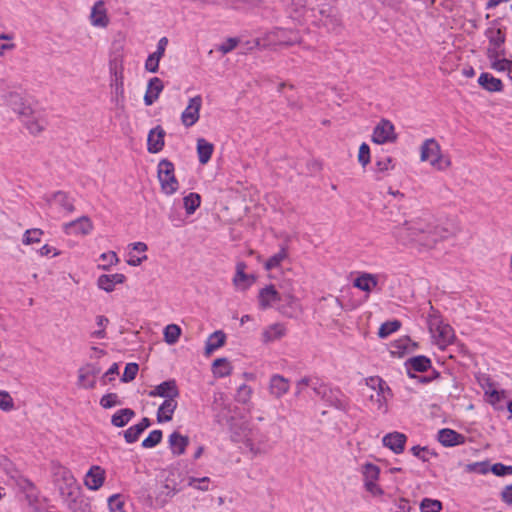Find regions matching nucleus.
I'll list each match as a JSON object with an SVG mask.
<instances>
[{"mask_svg": "<svg viewBox=\"0 0 512 512\" xmlns=\"http://www.w3.org/2000/svg\"><path fill=\"white\" fill-rule=\"evenodd\" d=\"M5 102L20 116H29L33 114L32 108L24 103L23 98L17 92H10L7 94L5 96Z\"/></svg>", "mask_w": 512, "mask_h": 512, "instance_id": "19", "label": "nucleus"}, {"mask_svg": "<svg viewBox=\"0 0 512 512\" xmlns=\"http://www.w3.org/2000/svg\"><path fill=\"white\" fill-rule=\"evenodd\" d=\"M505 28H487L485 36L488 38L489 45L495 48H501L506 41Z\"/></svg>", "mask_w": 512, "mask_h": 512, "instance_id": "31", "label": "nucleus"}, {"mask_svg": "<svg viewBox=\"0 0 512 512\" xmlns=\"http://www.w3.org/2000/svg\"><path fill=\"white\" fill-rule=\"evenodd\" d=\"M17 485L22 493L25 495V500L29 506H34L39 503L40 491L36 485L26 477H20Z\"/></svg>", "mask_w": 512, "mask_h": 512, "instance_id": "15", "label": "nucleus"}, {"mask_svg": "<svg viewBox=\"0 0 512 512\" xmlns=\"http://www.w3.org/2000/svg\"><path fill=\"white\" fill-rule=\"evenodd\" d=\"M119 374V365L118 363H113L110 368L102 375L100 378V382L102 385H107L108 383L115 380V375Z\"/></svg>", "mask_w": 512, "mask_h": 512, "instance_id": "59", "label": "nucleus"}, {"mask_svg": "<svg viewBox=\"0 0 512 512\" xmlns=\"http://www.w3.org/2000/svg\"><path fill=\"white\" fill-rule=\"evenodd\" d=\"M297 299L292 295V302L281 300L276 306V309L287 317H292L296 311Z\"/></svg>", "mask_w": 512, "mask_h": 512, "instance_id": "44", "label": "nucleus"}, {"mask_svg": "<svg viewBox=\"0 0 512 512\" xmlns=\"http://www.w3.org/2000/svg\"><path fill=\"white\" fill-rule=\"evenodd\" d=\"M245 268V262H238L236 264V273L233 278V283L235 286H239L240 283H244L242 290L248 289L256 281V277L253 274L245 273Z\"/></svg>", "mask_w": 512, "mask_h": 512, "instance_id": "23", "label": "nucleus"}, {"mask_svg": "<svg viewBox=\"0 0 512 512\" xmlns=\"http://www.w3.org/2000/svg\"><path fill=\"white\" fill-rule=\"evenodd\" d=\"M443 504L438 499L423 498L420 502L421 512H441Z\"/></svg>", "mask_w": 512, "mask_h": 512, "instance_id": "42", "label": "nucleus"}, {"mask_svg": "<svg viewBox=\"0 0 512 512\" xmlns=\"http://www.w3.org/2000/svg\"><path fill=\"white\" fill-rule=\"evenodd\" d=\"M252 390L246 384H242L236 393V401L242 404H246L251 397Z\"/></svg>", "mask_w": 512, "mask_h": 512, "instance_id": "62", "label": "nucleus"}, {"mask_svg": "<svg viewBox=\"0 0 512 512\" xmlns=\"http://www.w3.org/2000/svg\"><path fill=\"white\" fill-rule=\"evenodd\" d=\"M181 328L176 324H169L164 328L163 335L164 341L169 344H175L181 336Z\"/></svg>", "mask_w": 512, "mask_h": 512, "instance_id": "40", "label": "nucleus"}, {"mask_svg": "<svg viewBox=\"0 0 512 512\" xmlns=\"http://www.w3.org/2000/svg\"><path fill=\"white\" fill-rule=\"evenodd\" d=\"M501 500L508 505H512V484L506 485L502 489Z\"/></svg>", "mask_w": 512, "mask_h": 512, "instance_id": "64", "label": "nucleus"}, {"mask_svg": "<svg viewBox=\"0 0 512 512\" xmlns=\"http://www.w3.org/2000/svg\"><path fill=\"white\" fill-rule=\"evenodd\" d=\"M68 235H88L93 230V223L88 216H81L63 225Z\"/></svg>", "mask_w": 512, "mask_h": 512, "instance_id": "9", "label": "nucleus"}, {"mask_svg": "<svg viewBox=\"0 0 512 512\" xmlns=\"http://www.w3.org/2000/svg\"><path fill=\"white\" fill-rule=\"evenodd\" d=\"M54 476V483L56 486H58V483L68 484L69 482L73 483L74 481H77L72 472L68 468L62 466L58 468V470L54 473Z\"/></svg>", "mask_w": 512, "mask_h": 512, "instance_id": "43", "label": "nucleus"}, {"mask_svg": "<svg viewBox=\"0 0 512 512\" xmlns=\"http://www.w3.org/2000/svg\"><path fill=\"white\" fill-rule=\"evenodd\" d=\"M25 120H23L24 125L29 130L31 134H38L43 130V126L40 125V123L33 117L32 115L29 116H23Z\"/></svg>", "mask_w": 512, "mask_h": 512, "instance_id": "57", "label": "nucleus"}, {"mask_svg": "<svg viewBox=\"0 0 512 512\" xmlns=\"http://www.w3.org/2000/svg\"><path fill=\"white\" fill-rule=\"evenodd\" d=\"M123 436L128 444L135 443L138 441L140 435L143 433L142 429L139 427V425L135 424L130 426L127 430L123 431Z\"/></svg>", "mask_w": 512, "mask_h": 512, "instance_id": "49", "label": "nucleus"}, {"mask_svg": "<svg viewBox=\"0 0 512 512\" xmlns=\"http://www.w3.org/2000/svg\"><path fill=\"white\" fill-rule=\"evenodd\" d=\"M57 488L65 504L72 498L77 497V495L82 491L77 481H74L73 483L69 482L68 484L58 483Z\"/></svg>", "mask_w": 512, "mask_h": 512, "instance_id": "30", "label": "nucleus"}, {"mask_svg": "<svg viewBox=\"0 0 512 512\" xmlns=\"http://www.w3.org/2000/svg\"><path fill=\"white\" fill-rule=\"evenodd\" d=\"M104 481L105 470L98 465L91 466L84 478L85 486L93 491L100 489Z\"/></svg>", "mask_w": 512, "mask_h": 512, "instance_id": "16", "label": "nucleus"}, {"mask_svg": "<svg viewBox=\"0 0 512 512\" xmlns=\"http://www.w3.org/2000/svg\"><path fill=\"white\" fill-rule=\"evenodd\" d=\"M401 325L402 323L398 319L386 321L380 325L377 335L379 338L385 339L392 333L398 331L401 328Z\"/></svg>", "mask_w": 512, "mask_h": 512, "instance_id": "37", "label": "nucleus"}, {"mask_svg": "<svg viewBox=\"0 0 512 512\" xmlns=\"http://www.w3.org/2000/svg\"><path fill=\"white\" fill-rule=\"evenodd\" d=\"M165 135L166 132L160 125H157L149 131L147 137V150L149 153L156 154L163 150Z\"/></svg>", "mask_w": 512, "mask_h": 512, "instance_id": "13", "label": "nucleus"}, {"mask_svg": "<svg viewBox=\"0 0 512 512\" xmlns=\"http://www.w3.org/2000/svg\"><path fill=\"white\" fill-rule=\"evenodd\" d=\"M258 307L260 310H267L269 308H276L281 300L292 302V294L280 293L273 284L266 285L259 290L258 293Z\"/></svg>", "mask_w": 512, "mask_h": 512, "instance_id": "3", "label": "nucleus"}, {"mask_svg": "<svg viewBox=\"0 0 512 512\" xmlns=\"http://www.w3.org/2000/svg\"><path fill=\"white\" fill-rule=\"evenodd\" d=\"M406 442L407 436L397 431L386 434L382 439L383 446L395 454H401L404 451Z\"/></svg>", "mask_w": 512, "mask_h": 512, "instance_id": "17", "label": "nucleus"}, {"mask_svg": "<svg viewBox=\"0 0 512 512\" xmlns=\"http://www.w3.org/2000/svg\"><path fill=\"white\" fill-rule=\"evenodd\" d=\"M428 324L430 331L438 333V338L441 342L450 344L455 340L453 328L449 324L444 323L437 311L429 315Z\"/></svg>", "mask_w": 512, "mask_h": 512, "instance_id": "4", "label": "nucleus"}, {"mask_svg": "<svg viewBox=\"0 0 512 512\" xmlns=\"http://www.w3.org/2000/svg\"><path fill=\"white\" fill-rule=\"evenodd\" d=\"M285 335V327L282 324L276 323L270 325L263 331L262 337L264 342H272L282 338Z\"/></svg>", "mask_w": 512, "mask_h": 512, "instance_id": "36", "label": "nucleus"}, {"mask_svg": "<svg viewBox=\"0 0 512 512\" xmlns=\"http://www.w3.org/2000/svg\"><path fill=\"white\" fill-rule=\"evenodd\" d=\"M139 371V365L135 362L127 363L121 376V381L128 383L133 381Z\"/></svg>", "mask_w": 512, "mask_h": 512, "instance_id": "47", "label": "nucleus"}, {"mask_svg": "<svg viewBox=\"0 0 512 512\" xmlns=\"http://www.w3.org/2000/svg\"><path fill=\"white\" fill-rule=\"evenodd\" d=\"M288 257V249L286 246H281L279 252L275 253L267 259L264 264V269L270 271L280 266L281 262Z\"/></svg>", "mask_w": 512, "mask_h": 512, "instance_id": "38", "label": "nucleus"}, {"mask_svg": "<svg viewBox=\"0 0 512 512\" xmlns=\"http://www.w3.org/2000/svg\"><path fill=\"white\" fill-rule=\"evenodd\" d=\"M201 196L196 192H191L183 198V205L187 215H192L200 207Z\"/></svg>", "mask_w": 512, "mask_h": 512, "instance_id": "39", "label": "nucleus"}, {"mask_svg": "<svg viewBox=\"0 0 512 512\" xmlns=\"http://www.w3.org/2000/svg\"><path fill=\"white\" fill-rule=\"evenodd\" d=\"M490 471L498 477H504L512 475V466L498 462L490 466Z\"/></svg>", "mask_w": 512, "mask_h": 512, "instance_id": "56", "label": "nucleus"}, {"mask_svg": "<svg viewBox=\"0 0 512 512\" xmlns=\"http://www.w3.org/2000/svg\"><path fill=\"white\" fill-rule=\"evenodd\" d=\"M150 397H162L165 400H175L180 396V390L175 379H168L156 385L148 392Z\"/></svg>", "mask_w": 512, "mask_h": 512, "instance_id": "7", "label": "nucleus"}, {"mask_svg": "<svg viewBox=\"0 0 512 512\" xmlns=\"http://www.w3.org/2000/svg\"><path fill=\"white\" fill-rule=\"evenodd\" d=\"M407 376L410 379L417 378L416 373H424L432 369V361L425 355H416L408 358L404 362Z\"/></svg>", "mask_w": 512, "mask_h": 512, "instance_id": "6", "label": "nucleus"}, {"mask_svg": "<svg viewBox=\"0 0 512 512\" xmlns=\"http://www.w3.org/2000/svg\"><path fill=\"white\" fill-rule=\"evenodd\" d=\"M196 150L199 162L204 165L210 161L214 151V145L204 138H199L197 140Z\"/></svg>", "mask_w": 512, "mask_h": 512, "instance_id": "28", "label": "nucleus"}, {"mask_svg": "<svg viewBox=\"0 0 512 512\" xmlns=\"http://www.w3.org/2000/svg\"><path fill=\"white\" fill-rule=\"evenodd\" d=\"M322 398L325 400V402L339 410V411H347L349 407V401L348 398L344 395V393L336 388V389H325L322 395Z\"/></svg>", "mask_w": 512, "mask_h": 512, "instance_id": "10", "label": "nucleus"}, {"mask_svg": "<svg viewBox=\"0 0 512 512\" xmlns=\"http://www.w3.org/2000/svg\"><path fill=\"white\" fill-rule=\"evenodd\" d=\"M409 229L412 231L411 234L416 237V241L428 248H432L438 241L447 239L452 235L449 229L430 224L425 225V227H411Z\"/></svg>", "mask_w": 512, "mask_h": 512, "instance_id": "1", "label": "nucleus"}, {"mask_svg": "<svg viewBox=\"0 0 512 512\" xmlns=\"http://www.w3.org/2000/svg\"><path fill=\"white\" fill-rule=\"evenodd\" d=\"M270 393L276 398L282 397L289 390V381L282 375L274 374L269 382Z\"/></svg>", "mask_w": 512, "mask_h": 512, "instance_id": "22", "label": "nucleus"}, {"mask_svg": "<svg viewBox=\"0 0 512 512\" xmlns=\"http://www.w3.org/2000/svg\"><path fill=\"white\" fill-rule=\"evenodd\" d=\"M136 413L131 408H122L116 411L111 417V424L114 427H125L134 417Z\"/></svg>", "mask_w": 512, "mask_h": 512, "instance_id": "27", "label": "nucleus"}, {"mask_svg": "<svg viewBox=\"0 0 512 512\" xmlns=\"http://www.w3.org/2000/svg\"><path fill=\"white\" fill-rule=\"evenodd\" d=\"M478 84L488 92H501L504 85L501 79L494 77L488 72H482L478 77Z\"/></svg>", "mask_w": 512, "mask_h": 512, "instance_id": "20", "label": "nucleus"}, {"mask_svg": "<svg viewBox=\"0 0 512 512\" xmlns=\"http://www.w3.org/2000/svg\"><path fill=\"white\" fill-rule=\"evenodd\" d=\"M100 258L103 261H106L107 264L100 265L99 268L106 270V271L110 270V267L112 265L117 264L119 262V258L114 251L102 253Z\"/></svg>", "mask_w": 512, "mask_h": 512, "instance_id": "58", "label": "nucleus"}, {"mask_svg": "<svg viewBox=\"0 0 512 512\" xmlns=\"http://www.w3.org/2000/svg\"><path fill=\"white\" fill-rule=\"evenodd\" d=\"M438 442L444 447H456L466 442V436L454 429L442 428L437 433Z\"/></svg>", "mask_w": 512, "mask_h": 512, "instance_id": "11", "label": "nucleus"}, {"mask_svg": "<svg viewBox=\"0 0 512 512\" xmlns=\"http://www.w3.org/2000/svg\"><path fill=\"white\" fill-rule=\"evenodd\" d=\"M420 158L421 161H429L432 165L440 161V146L434 138L426 139L423 142Z\"/></svg>", "mask_w": 512, "mask_h": 512, "instance_id": "14", "label": "nucleus"}, {"mask_svg": "<svg viewBox=\"0 0 512 512\" xmlns=\"http://www.w3.org/2000/svg\"><path fill=\"white\" fill-rule=\"evenodd\" d=\"M390 353L392 356L402 358L410 353V338L404 336L390 343Z\"/></svg>", "mask_w": 512, "mask_h": 512, "instance_id": "32", "label": "nucleus"}, {"mask_svg": "<svg viewBox=\"0 0 512 512\" xmlns=\"http://www.w3.org/2000/svg\"><path fill=\"white\" fill-rule=\"evenodd\" d=\"M97 286L106 292H112L115 289V284L108 274H102L98 277Z\"/></svg>", "mask_w": 512, "mask_h": 512, "instance_id": "60", "label": "nucleus"}, {"mask_svg": "<svg viewBox=\"0 0 512 512\" xmlns=\"http://www.w3.org/2000/svg\"><path fill=\"white\" fill-rule=\"evenodd\" d=\"M66 506L71 512H92L90 501L82 494V491L77 497L66 503Z\"/></svg>", "mask_w": 512, "mask_h": 512, "instance_id": "29", "label": "nucleus"}, {"mask_svg": "<svg viewBox=\"0 0 512 512\" xmlns=\"http://www.w3.org/2000/svg\"><path fill=\"white\" fill-rule=\"evenodd\" d=\"M226 339V334L222 330L214 331L205 343L204 354L210 356L214 351L226 344Z\"/></svg>", "mask_w": 512, "mask_h": 512, "instance_id": "21", "label": "nucleus"}, {"mask_svg": "<svg viewBox=\"0 0 512 512\" xmlns=\"http://www.w3.org/2000/svg\"><path fill=\"white\" fill-rule=\"evenodd\" d=\"M100 5H102V2H98L93 6L90 15L91 23L93 26L106 27L109 23V19L106 10L100 7Z\"/></svg>", "mask_w": 512, "mask_h": 512, "instance_id": "33", "label": "nucleus"}, {"mask_svg": "<svg viewBox=\"0 0 512 512\" xmlns=\"http://www.w3.org/2000/svg\"><path fill=\"white\" fill-rule=\"evenodd\" d=\"M362 474L364 483L366 481H377L380 475V468L373 463H366L363 465Z\"/></svg>", "mask_w": 512, "mask_h": 512, "instance_id": "45", "label": "nucleus"}, {"mask_svg": "<svg viewBox=\"0 0 512 512\" xmlns=\"http://www.w3.org/2000/svg\"><path fill=\"white\" fill-rule=\"evenodd\" d=\"M488 461L473 462L466 465V471L471 473L486 474L490 471Z\"/></svg>", "mask_w": 512, "mask_h": 512, "instance_id": "51", "label": "nucleus"}, {"mask_svg": "<svg viewBox=\"0 0 512 512\" xmlns=\"http://www.w3.org/2000/svg\"><path fill=\"white\" fill-rule=\"evenodd\" d=\"M157 177L164 194L172 195L178 191L179 182L175 176V166L169 159L163 158L159 161Z\"/></svg>", "mask_w": 512, "mask_h": 512, "instance_id": "2", "label": "nucleus"}, {"mask_svg": "<svg viewBox=\"0 0 512 512\" xmlns=\"http://www.w3.org/2000/svg\"><path fill=\"white\" fill-rule=\"evenodd\" d=\"M108 507L110 512H126L124 510V501L120 494H114L108 498Z\"/></svg>", "mask_w": 512, "mask_h": 512, "instance_id": "52", "label": "nucleus"}, {"mask_svg": "<svg viewBox=\"0 0 512 512\" xmlns=\"http://www.w3.org/2000/svg\"><path fill=\"white\" fill-rule=\"evenodd\" d=\"M42 234H43V231L41 229L34 228V229L26 230V232L24 233V237H23V243L26 245H29L32 243L40 242V238H41Z\"/></svg>", "mask_w": 512, "mask_h": 512, "instance_id": "55", "label": "nucleus"}, {"mask_svg": "<svg viewBox=\"0 0 512 512\" xmlns=\"http://www.w3.org/2000/svg\"><path fill=\"white\" fill-rule=\"evenodd\" d=\"M358 162L365 168L371 162V151L370 147L366 142L361 143L358 151Z\"/></svg>", "mask_w": 512, "mask_h": 512, "instance_id": "48", "label": "nucleus"}, {"mask_svg": "<svg viewBox=\"0 0 512 512\" xmlns=\"http://www.w3.org/2000/svg\"><path fill=\"white\" fill-rule=\"evenodd\" d=\"M212 372L216 377H227L232 373V366L227 358H217L212 363Z\"/></svg>", "mask_w": 512, "mask_h": 512, "instance_id": "34", "label": "nucleus"}, {"mask_svg": "<svg viewBox=\"0 0 512 512\" xmlns=\"http://www.w3.org/2000/svg\"><path fill=\"white\" fill-rule=\"evenodd\" d=\"M378 285V278L374 274L362 273L353 282V286L361 291L370 293Z\"/></svg>", "mask_w": 512, "mask_h": 512, "instance_id": "25", "label": "nucleus"}, {"mask_svg": "<svg viewBox=\"0 0 512 512\" xmlns=\"http://www.w3.org/2000/svg\"><path fill=\"white\" fill-rule=\"evenodd\" d=\"M376 144L393 143L397 140L395 127L390 120L381 119L374 127L371 138Z\"/></svg>", "mask_w": 512, "mask_h": 512, "instance_id": "5", "label": "nucleus"}, {"mask_svg": "<svg viewBox=\"0 0 512 512\" xmlns=\"http://www.w3.org/2000/svg\"><path fill=\"white\" fill-rule=\"evenodd\" d=\"M168 45V38L162 37L157 43V49L151 53L145 61V70L150 73H157L159 70V62L165 54L166 47Z\"/></svg>", "mask_w": 512, "mask_h": 512, "instance_id": "12", "label": "nucleus"}, {"mask_svg": "<svg viewBox=\"0 0 512 512\" xmlns=\"http://www.w3.org/2000/svg\"><path fill=\"white\" fill-rule=\"evenodd\" d=\"M395 162L394 159L390 156H376L375 166L373 168L374 172L379 175L385 173L390 169H394ZM377 180H380V176H376Z\"/></svg>", "mask_w": 512, "mask_h": 512, "instance_id": "35", "label": "nucleus"}, {"mask_svg": "<svg viewBox=\"0 0 512 512\" xmlns=\"http://www.w3.org/2000/svg\"><path fill=\"white\" fill-rule=\"evenodd\" d=\"M201 106L202 97L200 95L190 98L187 107L181 114V121L184 126L191 127L199 120Z\"/></svg>", "mask_w": 512, "mask_h": 512, "instance_id": "8", "label": "nucleus"}, {"mask_svg": "<svg viewBox=\"0 0 512 512\" xmlns=\"http://www.w3.org/2000/svg\"><path fill=\"white\" fill-rule=\"evenodd\" d=\"M178 403L176 400H164L158 407L156 418L158 423L169 422L173 419V414L177 409Z\"/></svg>", "mask_w": 512, "mask_h": 512, "instance_id": "24", "label": "nucleus"}, {"mask_svg": "<svg viewBox=\"0 0 512 512\" xmlns=\"http://www.w3.org/2000/svg\"><path fill=\"white\" fill-rule=\"evenodd\" d=\"M210 478L209 477H189L188 478V486L200 490L207 491L209 489Z\"/></svg>", "mask_w": 512, "mask_h": 512, "instance_id": "53", "label": "nucleus"}, {"mask_svg": "<svg viewBox=\"0 0 512 512\" xmlns=\"http://www.w3.org/2000/svg\"><path fill=\"white\" fill-rule=\"evenodd\" d=\"M322 26L325 27L330 32H338L341 28L342 21L336 11L327 19H322Z\"/></svg>", "mask_w": 512, "mask_h": 512, "instance_id": "46", "label": "nucleus"}, {"mask_svg": "<svg viewBox=\"0 0 512 512\" xmlns=\"http://www.w3.org/2000/svg\"><path fill=\"white\" fill-rule=\"evenodd\" d=\"M190 443L188 436L182 435L178 431L172 432L168 437V444L173 456H181L186 452Z\"/></svg>", "mask_w": 512, "mask_h": 512, "instance_id": "18", "label": "nucleus"}, {"mask_svg": "<svg viewBox=\"0 0 512 512\" xmlns=\"http://www.w3.org/2000/svg\"><path fill=\"white\" fill-rule=\"evenodd\" d=\"M510 64H512V60L507 58H499L491 62V68L498 71L503 72L508 70L509 73L512 72V68H510Z\"/></svg>", "mask_w": 512, "mask_h": 512, "instance_id": "61", "label": "nucleus"}, {"mask_svg": "<svg viewBox=\"0 0 512 512\" xmlns=\"http://www.w3.org/2000/svg\"><path fill=\"white\" fill-rule=\"evenodd\" d=\"M15 408L14 400L5 390H0V409L3 411H11Z\"/></svg>", "mask_w": 512, "mask_h": 512, "instance_id": "54", "label": "nucleus"}, {"mask_svg": "<svg viewBox=\"0 0 512 512\" xmlns=\"http://www.w3.org/2000/svg\"><path fill=\"white\" fill-rule=\"evenodd\" d=\"M239 42H240L239 38H236V37L227 38L226 41L218 47V51L222 52L223 54H227V53L231 52L232 50H234L237 47V45L239 44Z\"/></svg>", "mask_w": 512, "mask_h": 512, "instance_id": "63", "label": "nucleus"}, {"mask_svg": "<svg viewBox=\"0 0 512 512\" xmlns=\"http://www.w3.org/2000/svg\"><path fill=\"white\" fill-rule=\"evenodd\" d=\"M51 200L55 201L64 211L68 213L75 211V199L65 191L59 190L54 192L51 196V199H48L47 201L50 202Z\"/></svg>", "mask_w": 512, "mask_h": 512, "instance_id": "26", "label": "nucleus"}, {"mask_svg": "<svg viewBox=\"0 0 512 512\" xmlns=\"http://www.w3.org/2000/svg\"><path fill=\"white\" fill-rule=\"evenodd\" d=\"M163 439V432L160 429L152 430L148 436L142 441L141 446L145 449L156 447Z\"/></svg>", "mask_w": 512, "mask_h": 512, "instance_id": "41", "label": "nucleus"}, {"mask_svg": "<svg viewBox=\"0 0 512 512\" xmlns=\"http://www.w3.org/2000/svg\"><path fill=\"white\" fill-rule=\"evenodd\" d=\"M99 404L104 409H110L116 405H122V401L116 393H107L101 397Z\"/></svg>", "mask_w": 512, "mask_h": 512, "instance_id": "50", "label": "nucleus"}]
</instances>
